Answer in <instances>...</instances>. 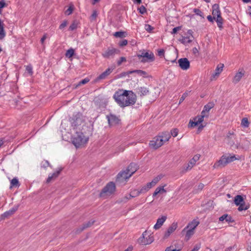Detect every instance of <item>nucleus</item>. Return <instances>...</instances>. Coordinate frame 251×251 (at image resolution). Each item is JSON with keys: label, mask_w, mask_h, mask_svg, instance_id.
Instances as JSON below:
<instances>
[{"label": "nucleus", "mask_w": 251, "mask_h": 251, "mask_svg": "<svg viewBox=\"0 0 251 251\" xmlns=\"http://www.w3.org/2000/svg\"><path fill=\"white\" fill-rule=\"evenodd\" d=\"M93 126H87L86 130L83 131H76L75 134L72 138V143L76 148H80L85 145L88 141L89 136L92 134Z\"/></svg>", "instance_id": "2"}, {"label": "nucleus", "mask_w": 251, "mask_h": 251, "mask_svg": "<svg viewBox=\"0 0 251 251\" xmlns=\"http://www.w3.org/2000/svg\"><path fill=\"white\" fill-rule=\"evenodd\" d=\"M94 223V221L90 220L87 223H85L83 224L82 226V227H80V231H82L84 229H86V228H88L89 227H90Z\"/></svg>", "instance_id": "31"}, {"label": "nucleus", "mask_w": 251, "mask_h": 251, "mask_svg": "<svg viewBox=\"0 0 251 251\" xmlns=\"http://www.w3.org/2000/svg\"><path fill=\"white\" fill-rule=\"evenodd\" d=\"M61 171H62V169H60V170L56 171L55 172H54L52 174H50L49 175V176L47 179V182L49 183L51 181V180L56 178L59 176V175L60 174Z\"/></svg>", "instance_id": "26"}, {"label": "nucleus", "mask_w": 251, "mask_h": 251, "mask_svg": "<svg viewBox=\"0 0 251 251\" xmlns=\"http://www.w3.org/2000/svg\"><path fill=\"white\" fill-rule=\"evenodd\" d=\"M178 63L179 67L183 70H187L190 68V62L186 58L179 59Z\"/></svg>", "instance_id": "15"}, {"label": "nucleus", "mask_w": 251, "mask_h": 251, "mask_svg": "<svg viewBox=\"0 0 251 251\" xmlns=\"http://www.w3.org/2000/svg\"><path fill=\"white\" fill-rule=\"evenodd\" d=\"M215 104L213 102H209L204 105L200 116H198L193 120H190L188 126H197L203 121L204 117H207L209 111L214 107Z\"/></svg>", "instance_id": "4"}, {"label": "nucleus", "mask_w": 251, "mask_h": 251, "mask_svg": "<svg viewBox=\"0 0 251 251\" xmlns=\"http://www.w3.org/2000/svg\"><path fill=\"white\" fill-rule=\"evenodd\" d=\"M113 98L117 104L121 107L124 108L134 105L136 101V96L129 90L119 89L113 96Z\"/></svg>", "instance_id": "1"}, {"label": "nucleus", "mask_w": 251, "mask_h": 251, "mask_svg": "<svg viewBox=\"0 0 251 251\" xmlns=\"http://www.w3.org/2000/svg\"><path fill=\"white\" fill-rule=\"evenodd\" d=\"M193 39V36L191 33V31L189 30L188 31V34L185 36H183L180 41L183 44H188L191 43Z\"/></svg>", "instance_id": "19"}, {"label": "nucleus", "mask_w": 251, "mask_h": 251, "mask_svg": "<svg viewBox=\"0 0 251 251\" xmlns=\"http://www.w3.org/2000/svg\"><path fill=\"white\" fill-rule=\"evenodd\" d=\"M212 15L213 18L216 20L217 26L220 28L223 27V19L221 16V13L219 4H214L212 6Z\"/></svg>", "instance_id": "6"}, {"label": "nucleus", "mask_w": 251, "mask_h": 251, "mask_svg": "<svg viewBox=\"0 0 251 251\" xmlns=\"http://www.w3.org/2000/svg\"><path fill=\"white\" fill-rule=\"evenodd\" d=\"M98 16V13L97 11L94 10L93 11V13L90 17V20L92 21H95Z\"/></svg>", "instance_id": "40"}, {"label": "nucleus", "mask_w": 251, "mask_h": 251, "mask_svg": "<svg viewBox=\"0 0 251 251\" xmlns=\"http://www.w3.org/2000/svg\"><path fill=\"white\" fill-rule=\"evenodd\" d=\"M127 44V41L126 39L123 40L119 43V45L121 47L126 46Z\"/></svg>", "instance_id": "55"}, {"label": "nucleus", "mask_w": 251, "mask_h": 251, "mask_svg": "<svg viewBox=\"0 0 251 251\" xmlns=\"http://www.w3.org/2000/svg\"><path fill=\"white\" fill-rule=\"evenodd\" d=\"M138 10L139 11V13L142 14H144L147 12L146 8L143 5H141L139 8H138Z\"/></svg>", "instance_id": "41"}, {"label": "nucleus", "mask_w": 251, "mask_h": 251, "mask_svg": "<svg viewBox=\"0 0 251 251\" xmlns=\"http://www.w3.org/2000/svg\"><path fill=\"white\" fill-rule=\"evenodd\" d=\"M227 139L228 140V144L231 146H233V145L235 144L234 139H235V135L233 131H229L227 135Z\"/></svg>", "instance_id": "23"}, {"label": "nucleus", "mask_w": 251, "mask_h": 251, "mask_svg": "<svg viewBox=\"0 0 251 251\" xmlns=\"http://www.w3.org/2000/svg\"><path fill=\"white\" fill-rule=\"evenodd\" d=\"M219 221L223 222L224 220L227 223H233L234 220L231 216L227 214H225L221 216L219 219Z\"/></svg>", "instance_id": "22"}, {"label": "nucleus", "mask_w": 251, "mask_h": 251, "mask_svg": "<svg viewBox=\"0 0 251 251\" xmlns=\"http://www.w3.org/2000/svg\"><path fill=\"white\" fill-rule=\"evenodd\" d=\"M74 53L75 51L74 49H70L66 51L65 55L67 57L71 58L74 55Z\"/></svg>", "instance_id": "36"}, {"label": "nucleus", "mask_w": 251, "mask_h": 251, "mask_svg": "<svg viewBox=\"0 0 251 251\" xmlns=\"http://www.w3.org/2000/svg\"><path fill=\"white\" fill-rule=\"evenodd\" d=\"M147 187L149 189H151L152 187H153V186L155 185L154 184H153V183L152 182V181H151V182H149L147 184Z\"/></svg>", "instance_id": "59"}, {"label": "nucleus", "mask_w": 251, "mask_h": 251, "mask_svg": "<svg viewBox=\"0 0 251 251\" xmlns=\"http://www.w3.org/2000/svg\"><path fill=\"white\" fill-rule=\"evenodd\" d=\"M185 231H186L185 238L186 241H188L194 234V230L187 228Z\"/></svg>", "instance_id": "29"}, {"label": "nucleus", "mask_w": 251, "mask_h": 251, "mask_svg": "<svg viewBox=\"0 0 251 251\" xmlns=\"http://www.w3.org/2000/svg\"><path fill=\"white\" fill-rule=\"evenodd\" d=\"M207 20L211 22H213V20L214 19L213 18V16L212 17L211 15H209L207 17Z\"/></svg>", "instance_id": "64"}, {"label": "nucleus", "mask_w": 251, "mask_h": 251, "mask_svg": "<svg viewBox=\"0 0 251 251\" xmlns=\"http://www.w3.org/2000/svg\"><path fill=\"white\" fill-rule=\"evenodd\" d=\"M106 118L110 126H115L120 124V119L115 115L110 114L107 115Z\"/></svg>", "instance_id": "12"}, {"label": "nucleus", "mask_w": 251, "mask_h": 251, "mask_svg": "<svg viewBox=\"0 0 251 251\" xmlns=\"http://www.w3.org/2000/svg\"><path fill=\"white\" fill-rule=\"evenodd\" d=\"M140 194L141 193L139 190L135 189L131 192L130 194H129V197L131 198H134L139 196Z\"/></svg>", "instance_id": "35"}, {"label": "nucleus", "mask_w": 251, "mask_h": 251, "mask_svg": "<svg viewBox=\"0 0 251 251\" xmlns=\"http://www.w3.org/2000/svg\"><path fill=\"white\" fill-rule=\"evenodd\" d=\"M180 29V27L179 26L176 27L173 29V30L172 31V34H175L177 32V31H178Z\"/></svg>", "instance_id": "60"}, {"label": "nucleus", "mask_w": 251, "mask_h": 251, "mask_svg": "<svg viewBox=\"0 0 251 251\" xmlns=\"http://www.w3.org/2000/svg\"><path fill=\"white\" fill-rule=\"evenodd\" d=\"M136 73L138 75H141V76H146L147 74L145 71L141 70H134V71H129L127 73V74H131L132 73Z\"/></svg>", "instance_id": "30"}, {"label": "nucleus", "mask_w": 251, "mask_h": 251, "mask_svg": "<svg viewBox=\"0 0 251 251\" xmlns=\"http://www.w3.org/2000/svg\"><path fill=\"white\" fill-rule=\"evenodd\" d=\"M223 67H224V64H219L215 70V72L212 75L210 80L213 81L214 80H216L219 76L220 74L222 73V72L223 70Z\"/></svg>", "instance_id": "13"}, {"label": "nucleus", "mask_w": 251, "mask_h": 251, "mask_svg": "<svg viewBox=\"0 0 251 251\" xmlns=\"http://www.w3.org/2000/svg\"><path fill=\"white\" fill-rule=\"evenodd\" d=\"M177 227V224L176 223H173L167 229L164 235V238H168L170 235L173 233Z\"/></svg>", "instance_id": "16"}, {"label": "nucleus", "mask_w": 251, "mask_h": 251, "mask_svg": "<svg viewBox=\"0 0 251 251\" xmlns=\"http://www.w3.org/2000/svg\"><path fill=\"white\" fill-rule=\"evenodd\" d=\"M113 68H108L103 72L102 74H101L99 76L98 79H105L108 75H109L113 71Z\"/></svg>", "instance_id": "25"}, {"label": "nucleus", "mask_w": 251, "mask_h": 251, "mask_svg": "<svg viewBox=\"0 0 251 251\" xmlns=\"http://www.w3.org/2000/svg\"><path fill=\"white\" fill-rule=\"evenodd\" d=\"M6 6H7V5L5 3L4 1L2 0L0 1V9H2Z\"/></svg>", "instance_id": "58"}, {"label": "nucleus", "mask_w": 251, "mask_h": 251, "mask_svg": "<svg viewBox=\"0 0 251 251\" xmlns=\"http://www.w3.org/2000/svg\"><path fill=\"white\" fill-rule=\"evenodd\" d=\"M137 90L138 94L140 96H146L149 92L148 88L146 87H139L137 89Z\"/></svg>", "instance_id": "27"}, {"label": "nucleus", "mask_w": 251, "mask_h": 251, "mask_svg": "<svg viewBox=\"0 0 251 251\" xmlns=\"http://www.w3.org/2000/svg\"><path fill=\"white\" fill-rule=\"evenodd\" d=\"M245 75V71L243 70H239L237 73H236L232 79V82L234 84H236L239 82L241 78Z\"/></svg>", "instance_id": "17"}, {"label": "nucleus", "mask_w": 251, "mask_h": 251, "mask_svg": "<svg viewBox=\"0 0 251 251\" xmlns=\"http://www.w3.org/2000/svg\"><path fill=\"white\" fill-rule=\"evenodd\" d=\"M90 81V79L88 78H85L82 80H81L78 84L75 85V88L76 89L81 85L85 84L88 83Z\"/></svg>", "instance_id": "34"}, {"label": "nucleus", "mask_w": 251, "mask_h": 251, "mask_svg": "<svg viewBox=\"0 0 251 251\" xmlns=\"http://www.w3.org/2000/svg\"><path fill=\"white\" fill-rule=\"evenodd\" d=\"M12 215L11 212H10L9 210L7 211H6L5 212H4L2 215L1 216L3 217L4 218H7L8 217V216H10Z\"/></svg>", "instance_id": "53"}, {"label": "nucleus", "mask_w": 251, "mask_h": 251, "mask_svg": "<svg viewBox=\"0 0 251 251\" xmlns=\"http://www.w3.org/2000/svg\"><path fill=\"white\" fill-rule=\"evenodd\" d=\"M137 57L143 63L152 62L154 60V55L151 52L143 51L141 54H138Z\"/></svg>", "instance_id": "10"}, {"label": "nucleus", "mask_w": 251, "mask_h": 251, "mask_svg": "<svg viewBox=\"0 0 251 251\" xmlns=\"http://www.w3.org/2000/svg\"><path fill=\"white\" fill-rule=\"evenodd\" d=\"M41 167L46 169L47 167H52L51 165L50 164L48 160H44L42 161L41 163Z\"/></svg>", "instance_id": "33"}, {"label": "nucleus", "mask_w": 251, "mask_h": 251, "mask_svg": "<svg viewBox=\"0 0 251 251\" xmlns=\"http://www.w3.org/2000/svg\"><path fill=\"white\" fill-rule=\"evenodd\" d=\"M126 61V58L125 57H121L120 59L117 62V64L118 66H120L121 65V64Z\"/></svg>", "instance_id": "49"}, {"label": "nucleus", "mask_w": 251, "mask_h": 251, "mask_svg": "<svg viewBox=\"0 0 251 251\" xmlns=\"http://www.w3.org/2000/svg\"><path fill=\"white\" fill-rule=\"evenodd\" d=\"M239 158H237L235 155H223L220 159L216 162L213 165L214 168H222L225 167L227 164L233 162L236 160H239Z\"/></svg>", "instance_id": "5"}, {"label": "nucleus", "mask_w": 251, "mask_h": 251, "mask_svg": "<svg viewBox=\"0 0 251 251\" xmlns=\"http://www.w3.org/2000/svg\"><path fill=\"white\" fill-rule=\"evenodd\" d=\"M166 192V191L164 189V186H159L155 189L152 196L155 197L159 193H165Z\"/></svg>", "instance_id": "28"}, {"label": "nucleus", "mask_w": 251, "mask_h": 251, "mask_svg": "<svg viewBox=\"0 0 251 251\" xmlns=\"http://www.w3.org/2000/svg\"><path fill=\"white\" fill-rule=\"evenodd\" d=\"M67 25V21H63L61 24L59 25V29H63L64 27H65Z\"/></svg>", "instance_id": "52"}, {"label": "nucleus", "mask_w": 251, "mask_h": 251, "mask_svg": "<svg viewBox=\"0 0 251 251\" xmlns=\"http://www.w3.org/2000/svg\"><path fill=\"white\" fill-rule=\"evenodd\" d=\"M167 218L166 215H163L160 218H159L157 220L156 223L154 226L153 228L156 230L159 229L166 221Z\"/></svg>", "instance_id": "18"}, {"label": "nucleus", "mask_w": 251, "mask_h": 251, "mask_svg": "<svg viewBox=\"0 0 251 251\" xmlns=\"http://www.w3.org/2000/svg\"><path fill=\"white\" fill-rule=\"evenodd\" d=\"M131 176V174H129L128 172L125 171H122L120 172L118 175L117 176L116 181L117 182H122L124 180H126L128 179Z\"/></svg>", "instance_id": "11"}, {"label": "nucleus", "mask_w": 251, "mask_h": 251, "mask_svg": "<svg viewBox=\"0 0 251 251\" xmlns=\"http://www.w3.org/2000/svg\"><path fill=\"white\" fill-rule=\"evenodd\" d=\"M47 34H45L41 39V42L42 44H43L44 41L47 39Z\"/></svg>", "instance_id": "61"}, {"label": "nucleus", "mask_w": 251, "mask_h": 251, "mask_svg": "<svg viewBox=\"0 0 251 251\" xmlns=\"http://www.w3.org/2000/svg\"><path fill=\"white\" fill-rule=\"evenodd\" d=\"M186 96H187V94L185 93L183 94L182 95V96L181 97V98L179 99V104L181 103L185 100V99L186 97Z\"/></svg>", "instance_id": "57"}, {"label": "nucleus", "mask_w": 251, "mask_h": 251, "mask_svg": "<svg viewBox=\"0 0 251 251\" xmlns=\"http://www.w3.org/2000/svg\"><path fill=\"white\" fill-rule=\"evenodd\" d=\"M178 130L177 128H174L171 131V135L173 137H176L177 135Z\"/></svg>", "instance_id": "47"}, {"label": "nucleus", "mask_w": 251, "mask_h": 251, "mask_svg": "<svg viewBox=\"0 0 251 251\" xmlns=\"http://www.w3.org/2000/svg\"><path fill=\"white\" fill-rule=\"evenodd\" d=\"M171 134L169 132L165 131L154 137L152 140L150 141V147L154 149H157L165 143L168 141L171 138Z\"/></svg>", "instance_id": "3"}, {"label": "nucleus", "mask_w": 251, "mask_h": 251, "mask_svg": "<svg viewBox=\"0 0 251 251\" xmlns=\"http://www.w3.org/2000/svg\"><path fill=\"white\" fill-rule=\"evenodd\" d=\"M200 158V154H198L194 155V157L189 161L186 167H184L185 171H187L188 170L191 169L195 165L196 162L199 160Z\"/></svg>", "instance_id": "14"}, {"label": "nucleus", "mask_w": 251, "mask_h": 251, "mask_svg": "<svg viewBox=\"0 0 251 251\" xmlns=\"http://www.w3.org/2000/svg\"><path fill=\"white\" fill-rule=\"evenodd\" d=\"M145 28L149 32H151L153 29V28L150 25H145Z\"/></svg>", "instance_id": "46"}, {"label": "nucleus", "mask_w": 251, "mask_h": 251, "mask_svg": "<svg viewBox=\"0 0 251 251\" xmlns=\"http://www.w3.org/2000/svg\"><path fill=\"white\" fill-rule=\"evenodd\" d=\"M115 183L113 182H110L102 189L100 196V197H102L105 195H110L115 192Z\"/></svg>", "instance_id": "9"}, {"label": "nucleus", "mask_w": 251, "mask_h": 251, "mask_svg": "<svg viewBox=\"0 0 251 251\" xmlns=\"http://www.w3.org/2000/svg\"><path fill=\"white\" fill-rule=\"evenodd\" d=\"M26 70L30 75L32 74V68L31 66H27L26 67Z\"/></svg>", "instance_id": "56"}, {"label": "nucleus", "mask_w": 251, "mask_h": 251, "mask_svg": "<svg viewBox=\"0 0 251 251\" xmlns=\"http://www.w3.org/2000/svg\"><path fill=\"white\" fill-rule=\"evenodd\" d=\"M204 187V184L202 183H200L199 184L198 186V190H201Z\"/></svg>", "instance_id": "63"}, {"label": "nucleus", "mask_w": 251, "mask_h": 251, "mask_svg": "<svg viewBox=\"0 0 251 251\" xmlns=\"http://www.w3.org/2000/svg\"><path fill=\"white\" fill-rule=\"evenodd\" d=\"M234 202L236 205L239 206L238 210L239 211L246 210L249 209V205L246 204L244 199L241 195H237L234 197Z\"/></svg>", "instance_id": "7"}, {"label": "nucleus", "mask_w": 251, "mask_h": 251, "mask_svg": "<svg viewBox=\"0 0 251 251\" xmlns=\"http://www.w3.org/2000/svg\"><path fill=\"white\" fill-rule=\"evenodd\" d=\"M149 190V189L147 187V185H145V186L142 187V188L139 190V191H140V193L142 194V193H145L147 192V191H148Z\"/></svg>", "instance_id": "45"}, {"label": "nucleus", "mask_w": 251, "mask_h": 251, "mask_svg": "<svg viewBox=\"0 0 251 251\" xmlns=\"http://www.w3.org/2000/svg\"><path fill=\"white\" fill-rule=\"evenodd\" d=\"M193 12L197 15H199L201 17H202V12L199 9L197 8H194L193 9Z\"/></svg>", "instance_id": "43"}, {"label": "nucleus", "mask_w": 251, "mask_h": 251, "mask_svg": "<svg viewBox=\"0 0 251 251\" xmlns=\"http://www.w3.org/2000/svg\"><path fill=\"white\" fill-rule=\"evenodd\" d=\"M201 244H197L195 245L194 248L191 251H198L201 248Z\"/></svg>", "instance_id": "50"}, {"label": "nucleus", "mask_w": 251, "mask_h": 251, "mask_svg": "<svg viewBox=\"0 0 251 251\" xmlns=\"http://www.w3.org/2000/svg\"><path fill=\"white\" fill-rule=\"evenodd\" d=\"M18 205L15 206L9 210L12 214H13L18 209Z\"/></svg>", "instance_id": "54"}, {"label": "nucleus", "mask_w": 251, "mask_h": 251, "mask_svg": "<svg viewBox=\"0 0 251 251\" xmlns=\"http://www.w3.org/2000/svg\"><path fill=\"white\" fill-rule=\"evenodd\" d=\"M250 123L247 118H244L241 121V126H248Z\"/></svg>", "instance_id": "38"}, {"label": "nucleus", "mask_w": 251, "mask_h": 251, "mask_svg": "<svg viewBox=\"0 0 251 251\" xmlns=\"http://www.w3.org/2000/svg\"><path fill=\"white\" fill-rule=\"evenodd\" d=\"M74 10V5L71 4L70 5L69 8L65 11V14L66 15H71Z\"/></svg>", "instance_id": "37"}, {"label": "nucleus", "mask_w": 251, "mask_h": 251, "mask_svg": "<svg viewBox=\"0 0 251 251\" xmlns=\"http://www.w3.org/2000/svg\"><path fill=\"white\" fill-rule=\"evenodd\" d=\"M153 237L147 231H144L142 236L138 238V243L142 245L151 244L153 241Z\"/></svg>", "instance_id": "8"}, {"label": "nucleus", "mask_w": 251, "mask_h": 251, "mask_svg": "<svg viewBox=\"0 0 251 251\" xmlns=\"http://www.w3.org/2000/svg\"><path fill=\"white\" fill-rule=\"evenodd\" d=\"M77 27V24L75 23H73L71 25L69 26V30H74Z\"/></svg>", "instance_id": "48"}, {"label": "nucleus", "mask_w": 251, "mask_h": 251, "mask_svg": "<svg viewBox=\"0 0 251 251\" xmlns=\"http://www.w3.org/2000/svg\"><path fill=\"white\" fill-rule=\"evenodd\" d=\"M165 251H179V250L176 249H172L171 247H169L167 248Z\"/></svg>", "instance_id": "62"}, {"label": "nucleus", "mask_w": 251, "mask_h": 251, "mask_svg": "<svg viewBox=\"0 0 251 251\" xmlns=\"http://www.w3.org/2000/svg\"><path fill=\"white\" fill-rule=\"evenodd\" d=\"M137 166L135 163H131L127 167L126 170L128 172L129 174H131V176L137 171Z\"/></svg>", "instance_id": "24"}, {"label": "nucleus", "mask_w": 251, "mask_h": 251, "mask_svg": "<svg viewBox=\"0 0 251 251\" xmlns=\"http://www.w3.org/2000/svg\"><path fill=\"white\" fill-rule=\"evenodd\" d=\"M165 51L163 49H160L157 51V55L160 57L164 56Z\"/></svg>", "instance_id": "51"}, {"label": "nucleus", "mask_w": 251, "mask_h": 251, "mask_svg": "<svg viewBox=\"0 0 251 251\" xmlns=\"http://www.w3.org/2000/svg\"><path fill=\"white\" fill-rule=\"evenodd\" d=\"M117 50L115 49H108L102 54V56L104 58H109L110 56H113L115 53H117Z\"/></svg>", "instance_id": "21"}, {"label": "nucleus", "mask_w": 251, "mask_h": 251, "mask_svg": "<svg viewBox=\"0 0 251 251\" xmlns=\"http://www.w3.org/2000/svg\"><path fill=\"white\" fill-rule=\"evenodd\" d=\"M20 186V183L18 179L17 178H13L10 182V187H19Z\"/></svg>", "instance_id": "32"}, {"label": "nucleus", "mask_w": 251, "mask_h": 251, "mask_svg": "<svg viewBox=\"0 0 251 251\" xmlns=\"http://www.w3.org/2000/svg\"><path fill=\"white\" fill-rule=\"evenodd\" d=\"M124 32L122 31H118L114 33V35L116 37H123L124 35Z\"/></svg>", "instance_id": "42"}, {"label": "nucleus", "mask_w": 251, "mask_h": 251, "mask_svg": "<svg viewBox=\"0 0 251 251\" xmlns=\"http://www.w3.org/2000/svg\"><path fill=\"white\" fill-rule=\"evenodd\" d=\"M199 221L196 220H194L188 224V225L182 230V232H184L187 228L194 230L196 227L199 225Z\"/></svg>", "instance_id": "20"}, {"label": "nucleus", "mask_w": 251, "mask_h": 251, "mask_svg": "<svg viewBox=\"0 0 251 251\" xmlns=\"http://www.w3.org/2000/svg\"><path fill=\"white\" fill-rule=\"evenodd\" d=\"M162 178L161 176H157L155 177L152 180L153 184L155 185Z\"/></svg>", "instance_id": "44"}, {"label": "nucleus", "mask_w": 251, "mask_h": 251, "mask_svg": "<svg viewBox=\"0 0 251 251\" xmlns=\"http://www.w3.org/2000/svg\"><path fill=\"white\" fill-rule=\"evenodd\" d=\"M6 35L5 32L4 30L3 26H2L0 29V40L3 39Z\"/></svg>", "instance_id": "39"}]
</instances>
